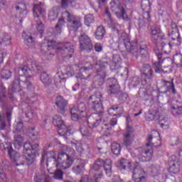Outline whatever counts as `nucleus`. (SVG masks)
<instances>
[{
  "label": "nucleus",
  "mask_w": 182,
  "mask_h": 182,
  "mask_svg": "<svg viewBox=\"0 0 182 182\" xmlns=\"http://www.w3.org/2000/svg\"><path fill=\"white\" fill-rule=\"evenodd\" d=\"M105 14L110 19L109 26L111 29L114 32H117L119 35L118 48H119V49L126 48L127 50H128L132 56L138 58L139 55H140V52H139V48H137V43L130 42V38H129V36H127V33L124 31V28L112 20L110 13H109L107 9L105 11Z\"/></svg>",
  "instance_id": "obj_1"
},
{
  "label": "nucleus",
  "mask_w": 182,
  "mask_h": 182,
  "mask_svg": "<svg viewBox=\"0 0 182 182\" xmlns=\"http://www.w3.org/2000/svg\"><path fill=\"white\" fill-rule=\"evenodd\" d=\"M46 160V166H49V163L54 164L56 168L66 170L73 164V160L69 155L65 152H60L56 159V154L53 151H48L42 155L41 164L45 163Z\"/></svg>",
  "instance_id": "obj_2"
},
{
  "label": "nucleus",
  "mask_w": 182,
  "mask_h": 182,
  "mask_svg": "<svg viewBox=\"0 0 182 182\" xmlns=\"http://www.w3.org/2000/svg\"><path fill=\"white\" fill-rule=\"evenodd\" d=\"M88 105L92 109L99 112V113H94L90 115L87 119V124L89 127H97L100 124L102 120V114L103 113V105L102 104V94L97 92L90 97L87 102Z\"/></svg>",
  "instance_id": "obj_3"
},
{
  "label": "nucleus",
  "mask_w": 182,
  "mask_h": 182,
  "mask_svg": "<svg viewBox=\"0 0 182 182\" xmlns=\"http://www.w3.org/2000/svg\"><path fill=\"white\" fill-rule=\"evenodd\" d=\"M45 43H47V49L52 48L58 50L63 58H72L73 56V45H71L70 43H58L56 41L46 39Z\"/></svg>",
  "instance_id": "obj_4"
},
{
  "label": "nucleus",
  "mask_w": 182,
  "mask_h": 182,
  "mask_svg": "<svg viewBox=\"0 0 182 182\" xmlns=\"http://www.w3.org/2000/svg\"><path fill=\"white\" fill-rule=\"evenodd\" d=\"M156 55L159 60L158 63H154L153 64V68L155 69L156 73H171L173 71L171 69V65L173 64L171 58H166L161 62L160 59H161V53L156 52Z\"/></svg>",
  "instance_id": "obj_5"
},
{
  "label": "nucleus",
  "mask_w": 182,
  "mask_h": 182,
  "mask_svg": "<svg viewBox=\"0 0 182 182\" xmlns=\"http://www.w3.org/2000/svg\"><path fill=\"white\" fill-rule=\"evenodd\" d=\"M38 147H39L38 144H32L29 142L24 144L23 157L28 161L29 164H32L35 161V159H36Z\"/></svg>",
  "instance_id": "obj_6"
},
{
  "label": "nucleus",
  "mask_w": 182,
  "mask_h": 182,
  "mask_svg": "<svg viewBox=\"0 0 182 182\" xmlns=\"http://www.w3.org/2000/svg\"><path fill=\"white\" fill-rule=\"evenodd\" d=\"M14 147L19 150L23 146V124L18 122L14 125Z\"/></svg>",
  "instance_id": "obj_7"
},
{
  "label": "nucleus",
  "mask_w": 182,
  "mask_h": 182,
  "mask_svg": "<svg viewBox=\"0 0 182 182\" xmlns=\"http://www.w3.org/2000/svg\"><path fill=\"white\" fill-rule=\"evenodd\" d=\"M149 174L138 162L134 164V168L132 172V178L135 182H146L147 181Z\"/></svg>",
  "instance_id": "obj_8"
},
{
  "label": "nucleus",
  "mask_w": 182,
  "mask_h": 182,
  "mask_svg": "<svg viewBox=\"0 0 182 182\" xmlns=\"http://www.w3.org/2000/svg\"><path fill=\"white\" fill-rule=\"evenodd\" d=\"M111 9L113 12H114L115 15L119 19H124L127 22L130 21V18L126 15V11L122 5L120 4V1H111Z\"/></svg>",
  "instance_id": "obj_9"
},
{
  "label": "nucleus",
  "mask_w": 182,
  "mask_h": 182,
  "mask_svg": "<svg viewBox=\"0 0 182 182\" xmlns=\"http://www.w3.org/2000/svg\"><path fill=\"white\" fill-rule=\"evenodd\" d=\"M63 18H66L68 22V28L70 31H77V29L82 26L80 21L76 19V16H75L73 14H71L69 11L63 12Z\"/></svg>",
  "instance_id": "obj_10"
},
{
  "label": "nucleus",
  "mask_w": 182,
  "mask_h": 182,
  "mask_svg": "<svg viewBox=\"0 0 182 182\" xmlns=\"http://www.w3.org/2000/svg\"><path fill=\"white\" fill-rule=\"evenodd\" d=\"M53 124L59 130H63L62 133L64 136H70V129L66 127L65 122L62 120V117H59V115H55L53 117Z\"/></svg>",
  "instance_id": "obj_11"
},
{
  "label": "nucleus",
  "mask_w": 182,
  "mask_h": 182,
  "mask_svg": "<svg viewBox=\"0 0 182 182\" xmlns=\"http://www.w3.org/2000/svg\"><path fill=\"white\" fill-rule=\"evenodd\" d=\"M80 48L81 50H86L90 52L93 49V44L92 40L87 35L82 34L80 38Z\"/></svg>",
  "instance_id": "obj_12"
},
{
  "label": "nucleus",
  "mask_w": 182,
  "mask_h": 182,
  "mask_svg": "<svg viewBox=\"0 0 182 182\" xmlns=\"http://www.w3.org/2000/svg\"><path fill=\"white\" fill-rule=\"evenodd\" d=\"M151 4L149 0H143L141 3V9L143 11L142 18L144 22H149L150 21V9Z\"/></svg>",
  "instance_id": "obj_13"
},
{
  "label": "nucleus",
  "mask_w": 182,
  "mask_h": 182,
  "mask_svg": "<svg viewBox=\"0 0 182 182\" xmlns=\"http://www.w3.org/2000/svg\"><path fill=\"white\" fill-rule=\"evenodd\" d=\"M149 144L146 146H150L153 144L154 147H159L161 144V141L160 140V134L157 131H152L151 135H149L148 137Z\"/></svg>",
  "instance_id": "obj_14"
},
{
  "label": "nucleus",
  "mask_w": 182,
  "mask_h": 182,
  "mask_svg": "<svg viewBox=\"0 0 182 182\" xmlns=\"http://www.w3.org/2000/svg\"><path fill=\"white\" fill-rule=\"evenodd\" d=\"M151 39L154 41H164L166 39V35L161 32V27L160 26H155L151 28Z\"/></svg>",
  "instance_id": "obj_15"
},
{
  "label": "nucleus",
  "mask_w": 182,
  "mask_h": 182,
  "mask_svg": "<svg viewBox=\"0 0 182 182\" xmlns=\"http://www.w3.org/2000/svg\"><path fill=\"white\" fill-rule=\"evenodd\" d=\"M141 71L143 72L141 75L142 79L146 83H148L149 80L153 78V70L149 64H144Z\"/></svg>",
  "instance_id": "obj_16"
},
{
  "label": "nucleus",
  "mask_w": 182,
  "mask_h": 182,
  "mask_svg": "<svg viewBox=\"0 0 182 182\" xmlns=\"http://www.w3.org/2000/svg\"><path fill=\"white\" fill-rule=\"evenodd\" d=\"M153 158V149H146L138 155L140 161H150Z\"/></svg>",
  "instance_id": "obj_17"
},
{
  "label": "nucleus",
  "mask_w": 182,
  "mask_h": 182,
  "mask_svg": "<svg viewBox=\"0 0 182 182\" xmlns=\"http://www.w3.org/2000/svg\"><path fill=\"white\" fill-rule=\"evenodd\" d=\"M116 166L117 167H119V168H122V170H127L128 171L133 170V164H132V161L125 159H121L118 161Z\"/></svg>",
  "instance_id": "obj_18"
},
{
  "label": "nucleus",
  "mask_w": 182,
  "mask_h": 182,
  "mask_svg": "<svg viewBox=\"0 0 182 182\" xmlns=\"http://www.w3.org/2000/svg\"><path fill=\"white\" fill-rule=\"evenodd\" d=\"M55 105L60 113H63L66 109L68 101L63 99L62 96H58L55 99Z\"/></svg>",
  "instance_id": "obj_19"
},
{
  "label": "nucleus",
  "mask_w": 182,
  "mask_h": 182,
  "mask_svg": "<svg viewBox=\"0 0 182 182\" xmlns=\"http://www.w3.org/2000/svg\"><path fill=\"white\" fill-rule=\"evenodd\" d=\"M124 146H130L134 141V134L130 131V129L127 128L124 134Z\"/></svg>",
  "instance_id": "obj_20"
},
{
  "label": "nucleus",
  "mask_w": 182,
  "mask_h": 182,
  "mask_svg": "<svg viewBox=\"0 0 182 182\" xmlns=\"http://www.w3.org/2000/svg\"><path fill=\"white\" fill-rule=\"evenodd\" d=\"M171 113L174 116L177 114H181L182 113V102L178 101L173 102L171 106Z\"/></svg>",
  "instance_id": "obj_21"
},
{
  "label": "nucleus",
  "mask_w": 182,
  "mask_h": 182,
  "mask_svg": "<svg viewBox=\"0 0 182 182\" xmlns=\"http://www.w3.org/2000/svg\"><path fill=\"white\" fill-rule=\"evenodd\" d=\"M168 36L172 41H176L180 38V33L177 29V25L174 23L171 24V29L168 31Z\"/></svg>",
  "instance_id": "obj_22"
},
{
  "label": "nucleus",
  "mask_w": 182,
  "mask_h": 182,
  "mask_svg": "<svg viewBox=\"0 0 182 182\" xmlns=\"http://www.w3.org/2000/svg\"><path fill=\"white\" fill-rule=\"evenodd\" d=\"M11 45V36L0 31V46Z\"/></svg>",
  "instance_id": "obj_23"
},
{
  "label": "nucleus",
  "mask_w": 182,
  "mask_h": 182,
  "mask_svg": "<svg viewBox=\"0 0 182 182\" xmlns=\"http://www.w3.org/2000/svg\"><path fill=\"white\" fill-rule=\"evenodd\" d=\"M173 79H171V81L163 80L162 83L164 87L166 90V92H171V93H176V88H174Z\"/></svg>",
  "instance_id": "obj_24"
},
{
  "label": "nucleus",
  "mask_w": 182,
  "mask_h": 182,
  "mask_svg": "<svg viewBox=\"0 0 182 182\" xmlns=\"http://www.w3.org/2000/svg\"><path fill=\"white\" fill-rule=\"evenodd\" d=\"M85 170V162L80 159H78L77 164L73 168V171L75 174H82Z\"/></svg>",
  "instance_id": "obj_25"
},
{
  "label": "nucleus",
  "mask_w": 182,
  "mask_h": 182,
  "mask_svg": "<svg viewBox=\"0 0 182 182\" xmlns=\"http://www.w3.org/2000/svg\"><path fill=\"white\" fill-rule=\"evenodd\" d=\"M111 82H112V84H111L108 89L109 93H117L119 90H120V86H119V83H117V80L115 78H112L111 80Z\"/></svg>",
  "instance_id": "obj_26"
},
{
  "label": "nucleus",
  "mask_w": 182,
  "mask_h": 182,
  "mask_svg": "<svg viewBox=\"0 0 182 182\" xmlns=\"http://www.w3.org/2000/svg\"><path fill=\"white\" fill-rule=\"evenodd\" d=\"M59 12H60V8L59 6L53 7L48 14L50 21H56L59 16Z\"/></svg>",
  "instance_id": "obj_27"
},
{
  "label": "nucleus",
  "mask_w": 182,
  "mask_h": 182,
  "mask_svg": "<svg viewBox=\"0 0 182 182\" xmlns=\"http://www.w3.org/2000/svg\"><path fill=\"white\" fill-rule=\"evenodd\" d=\"M55 84L57 85L59 87L65 86L66 83V79L63 76H60V73H58L54 77Z\"/></svg>",
  "instance_id": "obj_28"
},
{
  "label": "nucleus",
  "mask_w": 182,
  "mask_h": 182,
  "mask_svg": "<svg viewBox=\"0 0 182 182\" xmlns=\"http://www.w3.org/2000/svg\"><path fill=\"white\" fill-rule=\"evenodd\" d=\"M102 166H104L107 176L110 177V176H112V160L106 159L105 161H103Z\"/></svg>",
  "instance_id": "obj_29"
},
{
  "label": "nucleus",
  "mask_w": 182,
  "mask_h": 182,
  "mask_svg": "<svg viewBox=\"0 0 182 182\" xmlns=\"http://www.w3.org/2000/svg\"><path fill=\"white\" fill-rule=\"evenodd\" d=\"M102 177H103V174L100 173V174H97V175H95L94 178L92 179L91 181H89V176H84L83 177H82L80 182H99L102 179Z\"/></svg>",
  "instance_id": "obj_30"
},
{
  "label": "nucleus",
  "mask_w": 182,
  "mask_h": 182,
  "mask_svg": "<svg viewBox=\"0 0 182 182\" xmlns=\"http://www.w3.org/2000/svg\"><path fill=\"white\" fill-rule=\"evenodd\" d=\"M111 151L115 156H119L120 151H122V146L119 143L114 142L111 145Z\"/></svg>",
  "instance_id": "obj_31"
},
{
  "label": "nucleus",
  "mask_w": 182,
  "mask_h": 182,
  "mask_svg": "<svg viewBox=\"0 0 182 182\" xmlns=\"http://www.w3.org/2000/svg\"><path fill=\"white\" fill-rule=\"evenodd\" d=\"M16 10L18 14H20L21 18H25V16H26V14H28L26 11V6L23 4H20L16 6Z\"/></svg>",
  "instance_id": "obj_32"
},
{
  "label": "nucleus",
  "mask_w": 182,
  "mask_h": 182,
  "mask_svg": "<svg viewBox=\"0 0 182 182\" xmlns=\"http://www.w3.org/2000/svg\"><path fill=\"white\" fill-rule=\"evenodd\" d=\"M0 147L3 150H5V151H7L9 156H11V153L14 151L11 142H6L5 144H4L0 141Z\"/></svg>",
  "instance_id": "obj_33"
},
{
  "label": "nucleus",
  "mask_w": 182,
  "mask_h": 182,
  "mask_svg": "<svg viewBox=\"0 0 182 182\" xmlns=\"http://www.w3.org/2000/svg\"><path fill=\"white\" fill-rule=\"evenodd\" d=\"M77 110L76 109V107H73L70 109V114H71V119L73 120V122H77L79 119H82L83 117L82 114L80 116L77 114Z\"/></svg>",
  "instance_id": "obj_34"
},
{
  "label": "nucleus",
  "mask_w": 182,
  "mask_h": 182,
  "mask_svg": "<svg viewBox=\"0 0 182 182\" xmlns=\"http://www.w3.org/2000/svg\"><path fill=\"white\" fill-rule=\"evenodd\" d=\"M105 31L103 26H98L97 31L95 32V38L98 41L103 39V36H105Z\"/></svg>",
  "instance_id": "obj_35"
},
{
  "label": "nucleus",
  "mask_w": 182,
  "mask_h": 182,
  "mask_svg": "<svg viewBox=\"0 0 182 182\" xmlns=\"http://www.w3.org/2000/svg\"><path fill=\"white\" fill-rule=\"evenodd\" d=\"M23 38L27 46H35V41L32 36H27L26 33H23Z\"/></svg>",
  "instance_id": "obj_36"
},
{
  "label": "nucleus",
  "mask_w": 182,
  "mask_h": 182,
  "mask_svg": "<svg viewBox=\"0 0 182 182\" xmlns=\"http://www.w3.org/2000/svg\"><path fill=\"white\" fill-rule=\"evenodd\" d=\"M40 79L42 83H43V85H45L46 86L48 85H50V83H52V80H50V77L46 73H41Z\"/></svg>",
  "instance_id": "obj_37"
},
{
  "label": "nucleus",
  "mask_w": 182,
  "mask_h": 182,
  "mask_svg": "<svg viewBox=\"0 0 182 182\" xmlns=\"http://www.w3.org/2000/svg\"><path fill=\"white\" fill-rule=\"evenodd\" d=\"M180 163H173L169 168V173H171V174H177L180 173Z\"/></svg>",
  "instance_id": "obj_38"
},
{
  "label": "nucleus",
  "mask_w": 182,
  "mask_h": 182,
  "mask_svg": "<svg viewBox=\"0 0 182 182\" xmlns=\"http://www.w3.org/2000/svg\"><path fill=\"white\" fill-rule=\"evenodd\" d=\"M77 112L81 113L82 117H86V105L85 103L81 102L78 104L77 107H75Z\"/></svg>",
  "instance_id": "obj_39"
},
{
  "label": "nucleus",
  "mask_w": 182,
  "mask_h": 182,
  "mask_svg": "<svg viewBox=\"0 0 182 182\" xmlns=\"http://www.w3.org/2000/svg\"><path fill=\"white\" fill-rule=\"evenodd\" d=\"M63 26H65V19L60 18L58 21V24L55 26V35H59V33L62 32V28H63Z\"/></svg>",
  "instance_id": "obj_40"
},
{
  "label": "nucleus",
  "mask_w": 182,
  "mask_h": 182,
  "mask_svg": "<svg viewBox=\"0 0 182 182\" xmlns=\"http://www.w3.org/2000/svg\"><path fill=\"white\" fill-rule=\"evenodd\" d=\"M33 72V71L28 67H23L19 70V73H23V76L26 77H31Z\"/></svg>",
  "instance_id": "obj_41"
},
{
  "label": "nucleus",
  "mask_w": 182,
  "mask_h": 182,
  "mask_svg": "<svg viewBox=\"0 0 182 182\" xmlns=\"http://www.w3.org/2000/svg\"><path fill=\"white\" fill-rule=\"evenodd\" d=\"M45 12V10L42 9L41 5H35L33 9L34 18H39V14H42Z\"/></svg>",
  "instance_id": "obj_42"
},
{
  "label": "nucleus",
  "mask_w": 182,
  "mask_h": 182,
  "mask_svg": "<svg viewBox=\"0 0 182 182\" xmlns=\"http://www.w3.org/2000/svg\"><path fill=\"white\" fill-rule=\"evenodd\" d=\"M173 62L176 63L178 68H181L182 66V55L181 53H178L173 56Z\"/></svg>",
  "instance_id": "obj_43"
},
{
  "label": "nucleus",
  "mask_w": 182,
  "mask_h": 182,
  "mask_svg": "<svg viewBox=\"0 0 182 182\" xmlns=\"http://www.w3.org/2000/svg\"><path fill=\"white\" fill-rule=\"evenodd\" d=\"M44 178V182H50V177L48 175H40L34 178L35 182H42V180Z\"/></svg>",
  "instance_id": "obj_44"
},
{
  "label": "nucleus",
  "mask_w": 182,
  "mask_h": 182,
  "mask_svg": "<svg viewBox=\"0 0 182 182\" xmlns=\"http://www.w3.org/2000/svg\"><path fill=\"white\" fill-rule=\"evenodd\" d=\"M161 48H162V51L164 53L168 54L170 52H171V44L168 43L166 44V43H161Z\"/></svg>",
  "instance_id": "obj_45"
},
{
  "label": "nucleus",
  "mask_w": 182,
  "mask_h": 182,
  "mask_svg": "<svg viewBox=\"0 0 182 182\" xmlns=\"http://www.w3.org/2000/svg\"><path fill=\"white\" fill-rule=\"evenodd\" d=\"M95 22V16L92 14H88L85 16V23L87 26H90V23H93Z\"/></svg>",
  "instance_id": "obj_46"
},
{
  "label": "nucleus",
  "mask_w": 182,
  "mask_h": 182,
  "mask_svg": "<svg viewBox=\"0 0 182 182\" xmlns=\"http://www.w3.org/2000/svg\"><path fill=\"white\" fill-rule=\"evenodd\" d=\"M11 161H14V163H16L21 159L19 154L18 152L13 150V152L11 153V155H9Z\"/></svg>",
  "instance_id": "obj_47"
},
{
  "label": "nucleus",
  "mask_w": 182,
  "mask_h": 182,
  "mask_svg": "<svg viewBox=\"0 0 182 182\" xmlns=\"http://www.w3.org/2000/svg\"><path fill=\"white\" fill-rule=\"evenodd\" d=\"M102 166H103V160L98 159L94 163L92 168L95 171H99V169L102 168Z\"/></svg>",
  "instance_id": "obj_48"
},
{
  "label": "nucleus",
  "mask_w": 182,
  "mask_h": 182,
  "mask_svg": "<svg viewBox=\"0 0 182 182\" xmlns=\"http://www.w3.org/2000/svg\"><path fill=\"white\" fill-rule=\"evenodd\" d=\"M159 125L162 129H167L170 126L168 120L161 118L159 121Z\"/></svg>",
  "instance_id": "obj_49"
},
{
  "label": "nucleus",
  "mask_w": 182,
  "mask_h": 182,
  "mask_svg": "<svg viewBox=\"0 0 182 182\" xmlns=\"http://www.w3.org/2000/svg\"><path fill=\"white\" fill-rule=\"evenodd\" d=\"M53 177L55 180H62L63 178V172L60 170H57L55 171Z\"/></svg>",
  "instance_id": "obj_50"
},
{
  "label": "nucleus",
  "mask_w": 182,
  "mask_h": 182,
  "mask_svg": "<svg viewBox=\"0 0 182 182\" xmlns=\"http://www.w3.org/2000/svg\"><path fill=\"white\" fill-rule=\"evenodd\" d=\"M11 70H3L1 72V78L2 79H9L11 77Z\"/></svg>",
  "instance_id": "obj_51"
},
{
  "label": "nucleus",
  "mask_w": 182,
  "mask_h": 182,
  "mask_svg": "<svg viewBox=\"0 0 182 182\" xmlns=\"http://www.w3.org/2000/svg\"><path fill=\"white\" fill-rule=\"evenodd\" d=\"M80 133L82 134L83 136H90V133L89 132V129L85 126L81 127L80 128Z\"/></svg>",
  "instance_id": "obj_52"
},
{
  "label": "nucleus",
  "mask_w": 182,
  "mask_h": 182,
  "mask_svg": "<svg viewBox=\"0 0 182 182\" xmlns=\"http://www.w3.org/2000/svg\"><path fill=\"white\" fill-rule=\"evenodd\" d=\"M119 107L117 106H112V107L109 108L108 113L110 116H117V114H114V112H117Z\"/></svg>",
  "instance_id": "obj_53"
},
{
  "label": "nucleus",
  "mask_w": 182,
  "mask_h": 182,
  "mask_svg": "<svg viewBox=\"0 0 182 182\" xmlns=\"http://www.w3.org/2000/svg\"><path fill=\"white\" fill-rule=\"evenodd\" d=\"M75 147L76 150L79 151V153H82L85 150V146H83V144L81 142H77L75 144Z\"/></svg>",
  "instance_id": "obj_54"
},
{
  "label": "nucleus",
  "mask_w": 182,
  "mask_h": 182,
  "mask_svg": "<svg viewBox=\"0 0 182 182\" xmlns=\"http://www.w3.org/2000/svg\"><path fill=\"white\" fill-rule=\"evenodd\" d=\"M36 29L40 35H42L43 33V31H45V27H43V23H38L36 26Z\"/></svg>",
  "instance_id": "obj_55"
},
{
  "label": "nucleus",
  "mask_w": 182,
  "mask_h": 182,
  "mask_svg": "<svg viewBox=\"0 0 182 182\" xmlns=\"http://www.w3.org/2000/svg\"><path fill=\"white\" fill-rule=\"evenodd\" d=\"M6 127V124H5V117H2V115L0 114V127L2 130H4Z\"/></svg>",
  "instance_id": "obj_56"
},
{
  "label": "nucleus",
  "mask_w": 182,
  "mask_h": 182,
  "mask_svg": "<svg viewBox=\"0 0 182 182\" xmlns=\"http://www.w3.org/2000/svg\"><path fill=\"white\" fill-rule=\"evenodd\" d=\"M107 65V63L105 61H99L96 65L95 68L97 69L98 68H101L102 69H105L106 68V65Z\"/></svg>",
  "instance_id": "obj_57"
},
{
  "label": "nucleus",
  "mask_w": 182,
  "mask_h": 182,
  "mask_svg": "<svg viewBox=\"0 0 182 182\" xmlns=\"http://www.w3.org/2000/svg\"><path fill=\"white\" fill-rule=\"evenodd\" d=\"M90 69H93V65H90V67H89V64H86L84 68H80V72H81V73H85L86 70H89Z\"/></svg>",
  "instance_id": "obj_58"
},
{
  "label": "nucleus",
  "mask_w": 182,
  "mask_h": 182,
  "mask_svg": "<svg viewBox=\"0 0 182 182\" xmlns=\"http://www.w3.org/2000/svg\"><path fill=\"white\" fill-rule=\"evenodd\" d=\"M97 79H100L101 82H103V80H105V77H106V74L103 72H100L97 76H96Z\"/></svg>",
  "instance_id": "obj_59"
},
{
  "label": "nucleus",
  "mask_w": 182,
  "mask_h": 182,
  "mask_svg": "<svg viewBox=\"0 0 182 182\" xmlns=\"http://www.w3.org/2000/svg\"><path fill=\"white\" fill-rule=\"evenodd\" d=\"M69 2H70V4H71V5H72V4H73V2H72V1H68L66 0H62L61 1L62 8H64V9H66V8H68V6Z\"/></svg>",
  "instance_id": "obj_60"
},
{
  "label": "nucleus",
  "mask_w": 182,
  "mask_h": 182,
  "mask_svg": "<svg viewBox=\"0 0 182 182\" xmlns=\"http://www.w3.org/2000/svg\"><path fill=\"white\" fill-rule=\"evenodd\" d=\"M139 52L142 56L147 55V48L146 47V46H144V47H140Z\"/></svg>",
  "instance_id": "obj_61"
},
{
  "label": "nucleus",
  "mask_w": 182,
  "mask_h": 182,
  "mask_svg": "<svg viewBox=\"0 0 182 182\" xmlns=\"http://www.w3.org/2000/svg\"><path fill=\"white\" fill-rule=\"evenodd\" d=\"M112 60L115 65H117V63H120V62H122V59L119 55H114Z\"/></svg>",
  "instance_id": "obj_62"
},
{
  "label": "nucleus",
  "mask_w": 182,
  "mask_h": 182,
  "mask_svg": "<svg viewBox=\"0 0 182 182\" xmlns=\"http://www.w3.org/2000/svg\"><path fill=\"white\" fill-rule=\"evenodd\" d=\"M95 50H96V52H102V50H103V47H102L100 44H95Z\"/></svg>",
  "instance_id": "obj_63"
},
{
  "label": "nucleus",
  "mask_w": 182,
  "mask_h": 182,
  "mask_svg": "<svg viewBox=\"0 0 182 182\" xmlns=\"http://www.w3.org/2000/svg\"><path fill=\"white\" fill-rule=\"evenodd\" d=\"M146 120L148 122H151V120H154V114L150 113L147 117H146Z\"/></svg>",
  "instance_id": "obj_64"
}]
</instances>
